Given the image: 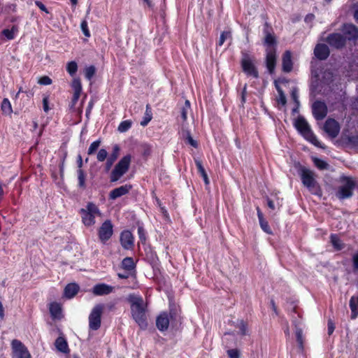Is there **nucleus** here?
I'll use <instances>...</instances> for the list:
<instances>
[{
	"instance_id": "1",
	"label": "nucleus",
	"mask_w": 358,
	"mask_h": 358,
	"mask_svg": "<svg viewBox=\"0 0 358 358\" xmlns=\"http://www.w3.org/2000/svg\"><path fill=\"white\" fill-rule=\"evenodd\" d=\"M127 300L130 303L132 318L141 329H145L148 327L147 303L144 301L141 296L134 294H129Z\"/></svg>"
},
{
	"instance_id": "2",
	"label": "nucleus",
	"mask_w": 358,
	"mask_h": 358,
	"mask_svg": "<svg viewBox=\"0 0 358 358\" xmlns=\"http://www.w3.org/2000/svg\"><path fill=\"white\" fill-rule=\"evenodd\" d=\"M80 214L83 224L87 227L94 226L96 223L95 219L101 216L99 208L92 202H88L84 208H81Z\"/></svg>"
},
{
	"instance_id": "3",
	"label": "nucleus",
	"mask_w": 358,
	"mask_h": 358,
	"mask_svg": "<svg viewBox=\"0 0 358 358\" xmlns=\"http://www.w3.org/2000/svg\"><path fill=\"white\" fill-rule=\"evenodd\" d=\"M294 127L299 133L309 142L318 148H324L312 131L307 121L301 117H298L294 122Z\"/></svg>"
},
{
	"instance_id": "4",
	"label": "nucleus",
	"mask_w": 358,
	"mask_h": 358,
	"mask_svg": "<svg viewBox=\"0 0 358 358\" xmlns=\"http://www.w3.org/2000/svg\"><path fill=\"white\" fill-rule=\"evenodd\" d=\"M131 162V156H124L114 166L110 175V181L115 182L118 181L128 171Z\"/></svg>"
},
{
	"instance_id": "5",
	"label": "nucleus",
	"mask_w": 358,
	"mask_h": 358,
	"mask_svg": "<svg viewBox=\"0 0 358 358\" xmlns=\"http://www.w3.org/2000/svg\"><path fill=\"white\" fill-rule=\"evenodd\" d=\"M301 179L303 185L306 187L311 192L319 194L320 190L315 180L316 175L309 169H302L300 172Z\"/></svg>"
},
{
	"instance_id": "6",
	"label": "nucleus",
	"mask_w": 358,
	"mask_h": 358,
	"mask_svg": "<svg viewBox=\"0 0 358 358\" xmlns=\"http://www.w3.org/2000/svg\"><path fill=\"white\" fill-rule=\"evenodd\" d=\"M355 187V182L352 178L343 177L336 195L339 199H348L352 196Z\"/></svg>"
},
{
	"instance_id": "7",
	"label": "nucleus",
	"mask_w": 358,
	"mask_h": 358,
	"mask_svg": "<svg viewBox=\"0 0 358 358\" xmlns=\"http://www.w3.org/2000/svg\"><path fill=\"white\" fill-rule=\"evenodd\" d=\"M103 310V306L96 305L89 315V327L92 330H97L101 326V315Z\"/></svg>"
},
{
	"instance_id": "8",
	"label": "nucleus",
	"mask_w": 358,
	"mask_h": 358,
	"mask_svg": "<svg viewBox=\"0 0 358 358\" xmlns=\"http://www.w3.org/2000/svg\"><path fill=\"white\" fill-rule=\"evenodd\" d=\"M113 234V226L110 220H106L98 230V235L101 243H105L108 241Z\"/></svg>"
},
{
	"instance_id": "9",
	"label": "nucleus",
	"mask_w": 358,
	"mask_h": 358,
	"mask_svg": "<svg viewBox=\"0 0 358 358\" xmlns=\"http://www.w3.org/2000/svg\"><path fill=\"white\" fill-rule=\"evenodd\" d=\"M13 357L15 358H31L25 345L19 340H13L11 343Z\"/></svg>"
},
{
	"instance_id": "10",
	"label": "nucleus",
	"mask_w": 358,
	"mask_h": 358,
	"mask_svg": "<svg viewBox=\"0 0 358 358\" xmlns=\"http://www.w3.org/2000/svg\"><path fill=\"white\" fill-rule=\"evenodd\" d=\"M241 64L243 70L246 74L254 78L258 76L253 61L248 54H243Z\"/></svg>"
},
{
	"instance_id": "11",
	"label": "nucleus",
	"mask_w": 358,
	"mask_h": 358,
	"mask_svg": "<svg viewBox=\"0 0 358 358\" xmlns=\"http://www.w3.org/2000/svg\"><path fill=\"white\" fill-rule=\"evenodd\" d=\"M324 130L331 138L336 137L340 131V125L334 119H328L324 125Z\"/></svg>"
},
{
	"instance_id": "12",
	"label": "nucleus",
	"mask_w": 358,
	"mask_h": 358,
	"mask_svg": "<svg viewBox=\"0 0 358 358\" xmlns=\"http://www.w3.org/2000/svg\"><path fill=\"white\" fill-rule=\"evenodd\" d=\"M313 114L316 120L324 119L327 114V107L324 102L317 101L312 106Z\"/></svg>"
},
{
	"instance_id": "13",
	"label": "nucleus",
	"mask_w": 358,
	"mask_h": 358,
	"mask_svg": "<svg viewBox=\"0 0 358 358\" xmlns=\"http://www.w3.org/2000/svg\"><path fill=\"white\" fill-rule=\"evenodd\" d=\"M170 317H172V315L166 313H162L157 317L156 325L159 331H164L168 329Z\"/></svg>"
},
{
	"instance_id": "14",
	"label": "nucleus",
	"mask_w": 358,
	"mask_h": 358,
	"mask_svg": "<svg viewBox=\"0 0 358 358\" xmlns=\"http://www.w3.org/2000/svg\"><path fill=\"white\" fill-rule=\"evenodd\" d=\"M132 186L129 184H126L124 185H122L119 187L115 188L112 191H110L109 194V198L110 199L115 200L122 196H124L129 192L131 189Z\"/></svg>"
},
{
	"instance_id": "15",
	"label": "nucleus",
	"mask_w": 358,
	"mask_h": 358,
	"mask_svg": "<svg viewBox=\"0 0 358 358\" xmlns=\"http://www.w3.org/2000/svg\"><path fill=\"white\" fill-rule=\"evenodd\" d=\"M120 242L124 249L129 250L134 245L132 234L128 230L122 231L120 235Z\"/></svg>"
},
{
	"instance_id": "16",
	"label": "nucleus",
	"mask_w": 358,
	"mask_h": 358,
	"mask_svg": "<svg viewBox=\"0 0 358 358\" xmlns=\"http://www.w3.org/2000/svg\"><path fill=\"white\" fill-rule=\"evenodd\" d=\"M327 41L330 45L340 48L345 45V39L340 34H332L328 36Z\"/></svg>"
},
{
	"instance_id": "17",
	"label": "nucleus",
	"mask_w": 358,
	"mask_h": 358,
	"mask_svg": "<svg viewBox=\"0 0 358 358\" xmlns=\"http://www.w3.org/2000/svg\"><path fill=\"white\" fill-rule=\"evenodd\" d=\"M113 291V287L104 283L97 284L94 286L92 293L96 296L108 294Z\"/></svg>"
},
{
	"instance_id": "18",
	"label": "nucleus",
	"mask_w": 358,
	"mask_h": 358,
	"mask_svg": "<svg viewBox=\"0 0 358 358\" xmlns=\"http://www.w3.org/2000/svg\"><path fill=\"white\" fill-rule=\"evenodd\" d=\"M276 56L274 48L266 49V66L270 73L273 72L275 66Z\"/></svg>"
},
{
	"instance_id": "19",
	"label": "nucleus",
	"mask_w": 358,
	"mask_h": 358,
	"mask_svg": "<svg viewBox=\"0 0 358 358\" xmlns=\"http://www.w3.org/2000/svg\"><path fill=\"white\" fill-rule=\"evenodd\" d=\"M314 54L317 59H325L329 55V48L324 44H317L315 48Z\"/></svg>"
},
{
	"instance_id": "20",
	"label": "nucleus",
	"mask_w": 358,
	"mask_h": 358,
	"mask_svg": "<svg viewBox=\"0 0 358 358\" xmlns=\"http://www.w3.org/2000/svg\"><path fill=\"white\" fill-rule=\"evenodd\" d=\"M343 32L349 40L355 39L358 37V29L352 24H345Z\"/></svg>"
},
{
	"instance_id": "21",
	"label": "nucleus",
	"mask_w": 358,
	"mask_h": 358,
	"mask_svg": "<svg viewBox=\"0 0 358 358\" xmlns=\"http://www.w3.org/2000/svg\"><path fill=\"white\" fill-rule=\"evenodd\" d=\"M264 34V45L267 46V49L274 48L273 46L275 44V38L273 34L269 32L267 25L265 27Z\"/></svg>"
},
{
	"instance_id": "22",
	"label": "nucleus",
	"mask_w": 358,
	"mask_h": 358,
	"mask_svg": "<svg viewBox=\"0 0 358 358\" xmlns=\"http://www.w3.org/2000/svg\"><path fill=\"white\" fill-rule=\"evenodd\" d=\"M282 69L285 72H289L292 69V54L290 51H286L283 55Z\"/></svg>"
},
{
	"instance_id": "23",
	"label": "nucleus",
	"mask_w": 358,
	"mask_h": 358,
	"mask_svg": "<svg viewBox=\"0 0 358 358\" xmlns=\"http://www.w3.org/2000/svg\"><path fill=\"white\" fill-rule=\"evenodd\" d=\"M351 319L355 320L358 316V296H352L350 300Z\"/></svg>"
},
{
	"instance_id": "24",
	"label": "nucleus",
	"mask_w": 358,
	"mask_h": 358,
	"mask_svg": "<svg viewBox=\"0 0 358 358\" xmlns=\"http://www.w3.org/2000/svg\"><path fill=\"white\" fill-rule=\"evenodd\" d=\"M78 289L79 287L76 284L70 283L64 289V295L66 297L71 299L78 293Z\"/></svg>"
},
{
	"instance_id": "25",
	"label": "nucleus",
	"mask_w": 358,
	"mask_h": 358,
	"mask_svg": "<svg viewBox=\"0 0 358 358\" xmlns=\"http://www.w3.org/2000/svg\"><path fill=\"white\" fill-rule=\"evenodd\" d=\"M55 345L57 350L59 352L67 353L69 351L67 342L63 337L57 338Z\"/></svg>"
},
{
	"instance_id": "26",
	"label": "nucleus",
	"mask_w": 358,
	"mask_h": 358,
	"mask_svg": "<svg viewBox=\"0 0 358 358\" xmlns=\"http://www.w3.org/2000/svg\"><path fill=\"white\" fill-rule=\"evenodd\" d=\"M50 313L54 318H59L62 315L61 305L57 302H52L49 306Z\"/></svg>"
},
{
	"instance_id": "27",
	"label": "nucleus",
	"mask_w": 358,
	"mask_h": 358,
	"mask_svg": "<svg viewBox=\"0 0 358 358\" xmlns=\"http://www.w3.org/2000/svg\"><path fill=\"white\" fill-rule=\"evenodd\" d=\"M1 109L3 115L10 116L13 113V108L10 101L5 98L3 99Z\"/></svg>"
},
{
	"instance_id": "28",
	"label": "nucleus",
	"mask_w": 358,
	"mask_h": 358,
	"mask_svg": "<svg viewBox=\"0 0 358 358\" xmlns=\"http://www.w3.org/2000/svg\"><path fill=\"white\" fill-rule=\"evenodd\" d=\"M331 243L334 248L336 250H341L344 248V244L341 241V239L336 234H331L330 236Z\"/></svg>"
},
{
	"instance_id": "29",
	"label": "nucleus",
	"mask_w": 358,
	"mask_h": 358,
	"mask_svg": "<svg viewBox=\"0 0 358 358\" xmlns=\"http://www.w3.org/2000/svg\"><path fill=\"white\" fill-rule=\"evenodd\" d=\"M195 163H196V165L197 166V169L199 171V173H201L203 180H204V182L206 185H208L209 184V179L208 178V176H207V173L204 169V168L202 166V164L201 162V161L199 160H196L195 161Z\"/></svg>"
},
{
	"instance_id": "30",
	"label": "nucleus",
	"mask_w": 358,
	"mask_h": 358,
	"mask_svg": "<svg viewBox=\"0 0 358 358\" xmlns=\"http://www.w3.org/2000/svg\"><path fill=\"white\" fill-rule=\"evenodd\" d=\"M122 266L127 271H131L134 268V262L131 257H126L122 262Z\"/></svg>"
},
{
	"instance_id": "31",
	"label": "nucleus",
	"mask_w": 358,
	"mask_h": 358,
	"mask_svg": "<svg viewBox=\"0 0 358 358\" xmlns=\"http://www.w3.org/2000/svg\"><path fill=\"white\" fill-rule=\"evenodd\" d=\"M17 32V28L16 27H13L11 29H3L2 31V34L5 36V37L8 40H13L15 38V34Z\"/></svg>"
},
{
	"instance_id": "32",
	"label": "nucleus",
	"mask_w": 358,
	"mask_h": 358,
	"mask_svg": "<svg viewBox=\"0 0 358 358\" xmlns=\"http://www.w3.org/2000/svg\"><path fill=\"white\" fill-rule=\"evenodd\" d=\"M71 87L73 90V93L81 94L82 85L80 78H74L71 83Z\"/></svg>"
},
{
	"instance_id": "33",
	"label": "nucleus",
	"mask_w": 358,
	"mask_h": 358,
	"mask_svg": "<svg viewBox=\"0 0 358 358\" xmlns=\"http://www.w3.org/2000/svg\"><path fill=\"white\" fill-rule=\"evenodd\" d=\"M66 71L70 76H73L78 71V64L76 62H69L66 64Z\"/></svg>"
},
{
	"instance_id": "34",
	"label": "nucleus",
	"mask_w": 358,
	"mask_h": 358,
	"mask_svg": "<svg viewBox=\"0 0 358 358\" xmlns=\"http://www.w3.org/2000/svg\"><path fill=\"white\" fill-rule=\"evenodd\" d=\"M120 146L118 145H115L113 147V151H112L111 154L107 159L115 162V161L117 159V157L120 155Z\"/></svg>"
},
{
	"instance_id": "35",
	"label": "nucleus",
	"mask_w": 358,
	"mask_h": 358,
	"mask_svg": "<svg viewBox=\"0 0 358 358\" xmlns=\"http://www.w3.org/2000/svg\"><path fill=\"white\" fill-rule=\"evenodd\" d=\"M131 127V122L130 120H125L122 122L117 128V130L121 132H125L128 131Z\"/></svg>"
},
{
	"instance_id": "36",
	"label": "nucleus",
	"mask_w": 358,
	"mask_h": 358,
	"mask_svg": "<svg viewBox=\"0 0 358 358\" xmlns=\"http://www.w3.org/2000/svg\"><path fill=\"white\" fill-rule=\"evenodd\" d=\"M152 120V113L150 107L148 106H146V110L145 113V117L143 120L141 121V124L142 126H146L148 122Z\"/></svg>"
},
{
	"instance_id": "37",
	"label": "nucleus",
	"mask_w": 358,
	"mask_h": 358,
	"mask_svg": "<svg viewBox=\"0 0 358 358\" xmlns=\"http://www.w3.org/2000/svg\"><path fill=\"white\" fill-rule=\"evenodd\" d=\"M78 185L80 187H85V174L83 169H78Z\"/></svg>"
},
{
	"instance_id": "38",
	"label": "nucleus",
	"mask_w": 358,
	"mask_h": 358,
	"mask_svg": "<svg viewBox=\"0 0 358 358\" xmlns=\"http://www.w3.org/2000/svg\"><path fill=\"white\" fill-rule=\"evenodd\" d=\"M237 328L239 329V334L242 336L247 335L248 334L247 324L243 320H240L237 325Z\"/></svg>"
},
{
	"instance_id": "39",
	"label": "nucleus",
	"mask_w": 358,
	"mask_h": 358,
	"mask_svg": "<svg viewBox=\"0 0 358 358\" xmlns=\"http://www.w3.org/2000/svg\"><path fill=\"white\" fill-rule=\"evenodd\" d=\"M96 72V69L94 66H90L85 69V76L87 80H91L92 77L94 76Z\"/></svg>"
},
{
	"instance_id": "40",
	"label": "nucleus",
	"mask_w": 358,
	"mask_h": 358,
	"mask_svg": "<svg viewBox=\"0 0 358 358\" xmlns=\"http://www.w3.org/2000/svg\"><path fill=\"white\" fill-rule=\"evenodd\" d=\"M108 152L105 149H100L96 155V159L99 162H102L107 159Z\"/></svg>"
},
{
	"instance_id": "41",
	"label": "nucleus",
	"mask_w": 358,
	"mask_h": 358,
	"mask_svg": "<svg viewBox=\"0 0 358 358\" xmlns=\"http://www.w3.org/2000/svg\"><path fill=\"white\" fill-rule=\"evenodd\" d=\"M231 36V34L230 31H223L220 35V39L218 41V45L220 46L224 44V41L227 39L230 38Z\"/></svg>"
},
{
	"instance_id": "42",
	"label": "nucleus",
	"mask_w": 358,
	"mask_h": 358,
	"mask_svg": "<svg viewBox=\"0 0 358 358\" xmlns=\"http://www.w3.org/2000/svg\"><path fill=\"white\" fill-rule=\"evenodd\" d=\"M100 144V141H95L93 143H92L88 149L87 154L92 155L99 148Z\"/></svg>"
},
{
	"instance_id": "43",
	"label": "nucleus",
	"mask_w": 358,
	"mask_h": 358,
	"mask_svg": "<svg viewBox=\"0 0 358 358\" xmlns=\"http://www.w3.org/2000/svg\"><path fill=\"white\" fill-rule=\"evenodd\" d=\"M80 28H81V30H82L83 34L86 37H90V30L88 29V25H87V20H84L82 21L81 24H80Z\"/></svg>"
},
{
	"instance_id": "44",
	"label": "nucleus",
	"mask_w": 358,
	"mask_h": 358,
	"mask_svg": "<svg viewBox=\"0 0 358 358\" xmlns=\"http://www.w3.org/2000/svg\"><path fill=\"white\" fill-rule=\"evenodd\" d=\"M260 227L264 231H265L266 234H271L272 231L269 227V225L266 221L264 220L259 222Z\"/></svg>"
},
{
	"instance_id": "45",
	"label": "nucleus",
	"mask_w": 358,
	"mask_h": 358,
	"mask_svg": "<svg viewBox=\"0 0 358 358\" xmlns=\"http://www.w3.org/2000/svg\"><path fill=\"white\" fill-rule=\"evenodd\" d=\"M277 89H278V91L279 93L278 101L279 103H281L282 105L285 106L287 102L286 96H285V94L283 93V92L278 87H277Z\"/></svg>"
},
{
	"instance_id": "46",
	"label": "nucleus",
	"mask_w": 358,
	"mask_h": 358,
	"mask_svg": "<svg viewBox=\"0 0 358 358\" xmlns=\"http://www.w3.org/2000/svg\"><path fill=\"white\" fill-rule=\"evenodd\" d=\"M296 340H297L298 343L299 344L300 347L302 348V346H303V332L301 329H296Z\"/></svg>"
},
{
	"instance_id": "47",
	"label": "nucleus",
	"mask_w": 358,
	"mask_h": 358,
	"mask_svg": "<svg viewBox=\"0 0 358 358\" xmlns=\"http://www.w3.org/2000/svg\"><path fill=\"white\" fill-rule=\"evenodd\" d=\"M152 148L148 144H143L142 145V153L144 156H148L151 154Z\"/></svg>"
},
{
	"instance_id": "48",
	"label": "nucleus",
	"mask_w": 358,
	"mask_h": 358,
	"mask_svg": "<svg viewBox=\"0 0 358 358\" xmlns=\"http://www.w3.org/2000/svg\"><path fill=\"white\" fill-rule=\"evenodd\" d=\"M38 83L40 85H48L52 83V80L48 76H43L40 78Z\"/></svg>"
},
{
	"instance_id": "49",
	"label": "nucleus",
	"mask_w": 358,
	"mask_h": 358,
	"mask_svg": "<svg viewBox=\"0 0 358 358\" xmlns=\"http://www.w3.org/2000/svg\"><path fill=\"white\" fill-rule=\"evenodd\" d=\"M186 141L189 144H190L194 148L197 147V142L192 138V137L191 136L190 134L188 131L186 132Z\"/></svg>"
},
{
	"instance_id": "50",
	"label": "nucleus",
	"mask_w": 358,
	"mask_h": 358,
	"mask_svg": "<svg viewBox=\"0 0 358 358\" xmlns=\"http://www.w3.org/2000/svg\"><path fill=\"white\" fill-rule=\"evenodd\" d=\"M138 234L140 240L144 243L146 240L145 231L143 227H138Z\"/></svg>"
},
{
	"instance_id": "51",
	"label": "nucleus",
	"mask_w": 358,
	"mask_h": 358,
	"mask_svg": "<svg viewBox=\"0 0 358 358\" xmlns=\"http://www.w3.org/2000/svg\"><path fill=\"white\" fill-rule=\"evenodd\" d=\"M227 354L230 358H239V352L236 349L229 350Z\"/></svg>"
},
{
	"instance_id": "52",
	"label": "nucleus",
	"mask_w": 358,
	"mask_h": 358,
	"mask_svg": "<svg viewBox=\"0 0 358 358\" xmlns=\"http://www.w3.org/2000/svg\"><path fill=\"white\" fill-rule=\"evenodd\" d=\"M315 164L320 169H325L328 166V164L325 162L319 159L315 161Z\"/></svg>"
},
{
	"instance_id": "53",
	"label": "nucleus",
	"mask_w": 358,
	"mask_h": 358,
	"mask_svg": "<svg viewBox=\"0 0 358 358\" xmlns=\"http://www.w3.org/2000/svg\"><path fill=\"white\" fill-rule=\"evenodd\" d=\"M353 268L358 271V253H355L352 257Z\"/></svg>"
},
{
	"instance_id": "54",
	"label": "nucleus",
	"mask_w": 358,
	"mask_h": 358,
	"mask_svg": "<svg viewBox=\"0 0 358 358\" xmlns=\"http://www.w3.org/2000/svg\"><path fill=\"white\" fill-rule=\"evenodd\" d=\"M43 110L45 113H48L49 111V106H48V98L47 96L44 97L43 99Z\"/></svg>"
},
{
	"instance_id": "55",
	"label": "nucleus",
	"mask_w": 358,
	"mask_h": 358,
	"mask_svg": "<svg viewBox=\"0 0 358 358\" xmlns=\"http://www.w3.org/2000/svg\"><path fill=\"white\" fill-rule=\"evenodd\" d=\"M80 96V94L73 93V98L71 100V108L75 106L76 103H77V101L79 99Z\"/></svg>"
},
{
	"instance_id": "56",
	"label": "nucleus",
	"mask_w": 358,
	"mask_h": 358,
	"mask_svg": "<svg viewBox=\"0 0 358 358\" xmlns=\"http://www.w3.org/2000/svg\"><path fill=\"white\" fill-rule=\"evenodd\" d=\"M35 4L43 11L45 12V13H48L46 7L45 6V5L41 2V1H35Z\"/></svg>"
},
{
	"instance_id": "57",
	"label": "nucleus",
	"mask_w": 358,
	"mask_h": 358,
	"mask_svg": "<svg viewBox=\"0 0 358 358\" xmlns=\"http://www.w3.org/2000/svg\"><path fill=\"white\" fill-rule=\"evenodd\" d=\"M335 327L332 321L329 320L328 322V334L331 335L334 331Z\"/></svg>"
},
{
	"instance_id": "58",
	"label": "nucleus",
	"mask_w": 358,
	"mask_h": 358,
	"mask_svg": "<svg viewBox=\"0 0 358 358\" xmlns=\"http://www.w3.org/2000/svg\"><path fill=\"white\" fill-rule=\"evenodd\" d=\"M189 109L186 108H182L181 110V117L183 121H186L187 118V111Z\"/></svg>"
},
{
	"instance_id": "59",
	"label": "nucleus",
	"mask_w": 358,
	"mask_h": 358,
	"mask_svg": "<svg viewBox=\"0 0 358 358\" xmlns=\"http://www.w3.org/2000/svg\"><path fill=\"white\" fill-rule=\"evenodd\" d=\"M113 163H114V162L107 159L106 163V170L109 171L110 169V168L112 167Z\"/></svg>"
},
{
	"instance_id": "60",
	"label": "nucleus",
	"mask_w": 358,
	"mask_h": 358,
	"mask_svg": "<svg viewBox=\"0 0 358 358\" xmlns=\"http://www.w3.org/2000/svg\"><path fill=\"white\" fill-rule=\"evenodd\" d=\"M77 164H78V169H82V167H83V159H82V157H81L80 155H79L78 156Z\"/></svg>"
},
{
	"instance_id": "61",
	"label": "nucleus",
	"mask_w": 358,
	"mask_h": 358,
	"mask_svg": "<svg viewBox=\"0 0 358 358\" xmlns=\"http://www.w3.org/2000/svg\"><path fill=\"white\" fill-rule=\"evenodd\" d=\"M292 99H294V101L296 103H299V101H298V96H297V92L295 90H293L292 92Z\"/></svg>"
},
{
	"instance_id": "62",
	"label": "nucleus",
	"mask_w": 358,
	"mask_h": 358,
	"mask_svg": "<svg viewBox=\"0 0 358 358\" xmlns=\"http://www.w3.org/2000/svg\"><path fill=\"white\" fill-rule=\"evenodd\" d=\"M0 317L1 319H3L4 317V308L2 303L0 301Z\"/></svg>"
},
{
	"instance_id": "63",
	"label": "nucleus",
	"mask_w": 358,
	"mask_h": 358,
	"mask_svg": "<svg viewBox=\"0 0 358 358\" xmlns=\"http://www.w3.org/2000/svg\"><path fill=\"white\" fill-rule=\"evenodd\" d=\"M267 204L271 209L274 210L275 208L274 203L271 199L267 200Z\"/></svg>"
},
{
	"instance_id": "64",
	"label": "nucleus",
	"mask_w": 358,
	"mask_h": 358,
	"mask_svg": "<svg viewBox=\"0 0 358 358\" xmlns=\"http://www.w3.org/2000/svg\"><path fill=\"white\" fill-rule=\"evenodd\" d=\"M257 216L259 218V221L260 222V221L264 220L263 217V215H262L260 209L258 207L257 208Z\"/></svg>"
}]
</instances>
